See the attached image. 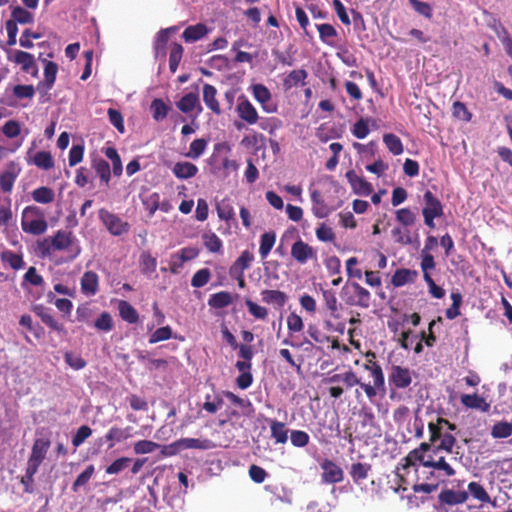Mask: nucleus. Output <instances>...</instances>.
Returning a JSON list of instances; mask_svg holds the SVG:
<instances>
[{"label":"nucleus","mask_w":512,"mask_h":512,"mask_svg":"<svg viewBox=\"0 0 512 512\" xmlns=\"http://www.w3.org/2000/svg\"><path fill=\"white\" fill-rule=\"evenodd\" d=\"M35 251L42 258L49 257L56 251H68L71 259H75L81 253V247L72 231L61 229L53 236L38 240Z\"/></svg>","instance_id":"obj_1"},{"label":"nucleus","mask_w":512,"mask_h":512,"mask_svg":"<svg viewBox=\"0 0 512 512\" xmlns=\"http://www.w3.org/2000/svg\"><path fill=\"white\" fill-rule=\"evenodd\" d=\"M457 429L454 423L443 417H437L436 421L428 423L430 446H434L433 453L438 451L452 452L456 438L452 432Z\"/></svg>","instance_id":"obj_2"},{"label":"nucleus","mask_w":512,"mask_h":512,"mask_svg":"<svg viewBox=\"0 0 512 512\" xmlns=\"http://www.w3.org/2000/svg\"><path fill=\"white\" fill-rule=\"evenodd\" d=\"M21 227L26 233L41 235L47 230L45 213L38 206H27L24 208L21 217Z\"/></svg>","instance_id":"obj_3"},{"label":"nucleus","mask_w":512,"mask_h":512,"mask_svg":"<svg viewBox=\"0 0 512 512\" xmlns=\"http://www.w3.org/2000/svg\"><path fill=\"white\" fill-rule=\"evenodd\" d=\"M324 383L332 384V386L329 387L328 392L334 399H339L343 395L345 389H350L357 385L361 387L360 378H358L356 373L351 369L343 373L328 376L324 379Z\"/></svg>","instance_id":"obj_4"},{"label":"nucleus","mask_w":512,"mask_h":512,"mask_svg":"<svg viewBox=\"0 0 512 512\" xmlns=\"http://www.w3.org/2000/svg\"><path fill=\"white\" fill-rule=\"evenodd\" d=\"M364 369L370 372L373 384L361 382V389L365 392L367 398L372 401L378 393L385 394V377L382 367L374 360L366 359Z\"/></svg>","instance_id":"obj_5"},{"label":"nucleus","mask_w":512,"mask_h":512,"mask_svg":"<svg viewBox=\"0 0 512 512\" xmlns=\"http://www.w3.org/2000/svg\"><path fill=\"white\" fill-rule=\"evenodd\" d=\"M344 301L349 306H357L367 309L371 305L370 292L357 282H352L350 286L342 288Z\"/></svg>","instance_id":"obj_6"},{"label":"nucleus","mask_w":512,"mask_h":512,"mask_svg":"<svg viewBox=\"0 0 512 512\" xmlns=\"http://www.w3.org/2000/svg\"><path fill=\"white\" fill-rule=\"evenodd\" d=\"M424 207L422 209V215L424 223L430 229L435 228L434 220L442 217L444 214L443 205L441 201L430 191L426 190L423 195Z\"/></svg>","instance_id":"obj_7"},{"label":"nucleus","mask_w":512,"mask_h":512,"mask_svg":"<svg viewBox=\"0 0 512 512\" xmlns=\"http://www.w3.org/2000/svg\"><path fill=\"white\" fill-rule=\"evenodd\" d=\"M35 96V88L32 84H17L13 86L11 94L6 97V105L9 107L26 108Z\"/></svg>","instance_id":"obj_8"},{"label":"nucleus","mask_w":512,"mask_h":512,"mask_svg":"<svg viewBox=\"0 0 512 512\" xmlns=\"http://www.w3.org/2000/svg\"><path fill=\"white\" fill-rule=\"evenodd\" d=\"M99 219L114 236H120L129 230V224L127 222L107 209L102 208L99 210Z\"/></svg>","instance_id":"obj_9"},{"label":"nucleus","mask_w":512,"mask_h":512,"mask_svg":"<svg viewBox=\"0 0 512 512\" xmlns=\"http://www.w3.org/2000/svg\"><path fill=\"white\" fill-rule=\"evenodd\" d=\"M433 451L430 443L422 442L419 447L410 451L405 457V466H416L418 464L428 467L432 464V455L428 452Z\"/></svg>","instance_id":"obj_10"},{"label":"nucleus","mask_w":512,"mask_h":512,"mask_svg":"<svg viewBox=\"0 0 512 512\" xmlns=\"http://www.w3.org/2000/svg\"><path fill=\"white\" fill-rule=\"evenodd\" d=\"M389 385L395 389H406L412 383V371L400 365H393L388 376Z\"/></svg>","instance_id":"obj_11"},{"label":"nucleus","mask_w":512,"mask_h":512,"mask_svg":"<svg viewBox=\"0 0 512 512\" xmlns=\"http://www.w3.org/2000/svg\"><path fill=\"white\" fill-rule=\"evenodd\" d=\"M291 256L297 263L303 265L309 260H317V251L302 239H298L291 247Z\"/></svg>","instance_id":"obj_12"},{"label":"nucleus","mask_w":512,"mask_h":512,"mask_svg":"<svg viewBox=\"0 0 512 512\" xmlns=\"http://www.w3.org/2000/svg\"><path fill=\"white\" fill-rule=\"evenodd\" d=\"M321 478L324 483L335 484L343 481L344 472L342 468L334 461L325 458L321 463Z\"/></svg>","instance_id":"obj_13"},{"label":"nucleus","mask_w":512,"mask_h":512,"mask_svg":"<svg viewBox=\"0 0 512 512\" xmlns=\"http://www.w3.org/2000/svg\"><path fill=\"white\" fill-rule=\"evenodd\" d=\"M215 445L209 439H197V438H182L172 443L169 448L173 449L169 454H173L176 451L184 449H200L209 450L214 448Z\"/></svg>","instance_id":"obj_14"},{"label":"nucleus","mask_w":512,"mask_h":512,"mask_svg":"<svg viewBox=\"0 0 512 512\" xmlns=\"http://www.w3.org/2000/svg\"><path fill=\"white\" fill-rule=\"evenodd\" d=\"M21 172L18 163L10 161L5 170L0 174V189L4 193H10L14 187V183Z\"/></svg>","instance_id":"obj_15"},{"label":"nucleus","mask_w":512,"mask_h":512,"mask_svg":"<svg viewBox=\"0 0 512 512\" xmlns=\"http://www.w3.org/2000/svg\"><path fill=\"white\" fill-rule=\"evenodd\" d=\"M236 112L249 125L256 124L259 119L257 110L245 96L239 97Z\"/></svg>","instance_id":"obj_16"},{"label":"nucleus","mask_w":512,"mask_h":512,"mask_svg":"<svg viewBox=\"0 0 512 512\" xmlns=\"http://www.w3.org/2000/svg\"><path fill=\"white\" fill-rule=\"evenodd\" d=\"M345 176L355 194L368 196L372 193V184L367 182L363 177L358 176L354 170L347 171Z\"/></svg>","instance_id":"obj_17"},{"label":"nucleus","mask_w":512,"mask_h":512,"mask_svg":"<svg viewBox=\"0 0 512 512\" xmlns=\"http://www.w3.org/2000/svg\"><path fill=\"white\" fill-rule=\"evenodd\" d=\"M58 65L53 61H45L44 81L37 85V90L43 95L50 91L55 83Z\"/></svg>","instance_id":"obj_18"},{"label":"nucleus","mask_w":512,"mask_h":512,"mask_svg":"<svg viewBox=\"0 0 512 512\" xmlns=\"http://www.w3.org/2000/svg\"><path fill=\"white\" fill-rule=\"evenodd\" d=\"M35 314L40 317L41 321L48 326L51 330L56 331L58 333L65 334L66 330L63 324L59 323L54 316L50 313L49 309L44 307L43 305L35 306L34 308Z\"/></svg>","instance_id":"obj_19"},{"label":"nucleus","mask_w":512,"mask_h":512,"mask_svg":"<svg viewBox=\"0 0 512 512\" xmlns=\"http://www.w3.org/2000/svg\"><path fill=\"white\" fill-rule=\"evenodd\" d=\"M469 494L467 491H454L451 489L442 490L438 496L439 502L444 505H457L467 501Z\"/></svg>","instance_id":"obj_20"},{"label":"nucleus","mask_w":512,"mask_h":512,"mask_svg":"<svg viewBox=\"0 0 512 512\" xmlns=\"http://www.w3.org/2000/svg\"><path fill=\"white\" fill-rule=\"evenodd\" d=\"M460 401L466 408L477 409L481 412H488L490 409V404L485 400V398L476 393L462 394Z\"/></svg>","instance_id":"obj_21"},{"label":"nucleus","mask_w":512,"mask_h":512,"mask_svg":"<svg viewBox=\"0 0 512 512\" xmlns=\"http://www.w3.org/2000/svg\"><path fill=\"white\" fill-rule=\"evenodd\" d=\"M210 29L203 23L188 26L182 33V38L186 43H193L204 38Z\"/></svg>","instance_id":"obj_22"},{"label":"nucleus","mask_w":512,"mask_h":512,"mask_svg":"<svg viewBox=\"0 0 512 512\" xmlns=\"http://www.w3.org/2000/svg\"><path fill=\"white\" fill-rule=\"evenodd\" d=\"M418 277V272L416 270H411L408 268H400L397 269L392 278L391 284L394 287H402L407 283H414Z\"/></svg>","instance_id":"obj_23"},{"label":"nucleus","mask_w":512,"mask_h":512,"mask_svg":"<svg viewBox=\"0 0 512 512\" xmlns=\"http://www.w3.org/2000/svg\"><path fill=\"white\" fill-rule=\"evenodd\" d=\"M99 287V278L94 271H86L81 278V290L87 296H93L97 293Z\"/></svg>","instance_id":"obj_24"},{"label":"nucleus","mask_w":512,"mask_h":512,"mask_svg":"<svg viewBox=\"0 0 512 512\" xmlns=\"http://www.w3.org/2000/svg\"><path fill=\"white\" fill-rule=\"evenodd\" d=\"M131 427L119 428V427H111L107 434L105 435V439L109 442L108 448L111 449L115 446L116 443L122 442L132 436Z\"/></svg>","instance_id":"obj_25"},{"label":"nucleus","mask_w":512,"mask_h":512,"mask_svg":"<svg viewBox=\"0 0 512 512\" xmlns=\"http://www.w3.org/2000/svg\"><path fill=\"white\" fill-rule=\"evenodd\" d=\"M261 299L266 304H273L282 308L288 301V296L285 292L280 290L265 289L261 291Z\"/></svg>","instance_id":"obj_26"},{"label":"nucleus","mask_w":512,"mask_h":512,"mask_svg":"<svg viewBox=\"0 0 512 512\" xmlns=\"http://www.w3.org/2000/svg\"><path fill=\"white\" fill-rule=\"evenodd\" d=\"M217 90L211 84H204L203 86V101L206 106L215 114H221L220 104L216 99Z\"/></svg>","instance_id":"obj_27"},{"label":"nucleus","mask_w":512,"mask_h":512,"mask_svg":"<svg viewBox=\"0 0 512 512\" xmlns=\"http://www.w3.org/2000/svg\"><path fill=\"white\" fill-rule=\"evenodd\" d=\"M50 445H51V442L47 438L35 439L29 458L42 463L46 457V454L50 448Z\"/></svg>","instance_id":"obj_28"},{"label":"nucleus","mask_w":512,"mask_h":512,"mask_svg":"<svg viewBox=\"0 0 512 512\" xmlns=\"http://www.w3.org/2000/svg\"><path fill=\"white\" fill-rule=\"evenodd\" d=\"M254 260V255L249 250H244L229 268V273H244Z\"/></svg>","instance_id":"obj_29"},{"label":"nucleus","mask_w":512,"mask_h":512,"mask_svg":"<svg viewBox=\"0 0 512 512\" xmlns=\"http://www.w3.org/2000/svg\"><path fill=\"white\" fill-rule=\"evenodd\" d=\"M119 315L125 322L135 324L139 321L137 310L127 301L120 300L118 303Z\"/></svg>","instance_id":"obj_30"},{"label":"nucleus","mask_w":512,"mask_h":512,"mask_svg":"<svg viewBox=\"0 0 512 512\" xmlns=\"http://www.w3.org/2000/svg\"><path fill=\"white\" fill-rule=\"evenodd\" d=\"M307 77H308V73L306 70H304V69L293 70L283 80V86L286 90H289L298 85H305V80Z\"/></svg>","instance_id":"obj_31"},{"label":"nucleus","mask_w":512,"mask_h":512,"mask_svg":"<svg viewBox=\"0 0 512 512\" xmlns=\"http://www.w3.org/2000/svg\"><path fill=\"white\" fill-rule=\"evenodd\" d=\"M172 171L179 179H189L197 174L198 168L195 164L190 162H177Z\"/></svg>","instance_id":"obj_32"},{"label":"nucleus","mask_w":512,"mask_h":512,"mask_svg":"<svg viewBox=\"0 0 512 512\" xmlns=\"http://www.w3.org/2000/svg\"><path fill=\"white\" fill-rule=\"evenodd\" d=\"M233 303L232 295L227 291L212 294L208 299V305L214 309H223Z\"/></svg>","instance_id":"obj_33"},{"label":"nucleus","mask_w":512,"mask_h":512,"mask_svg":"<svg viewBox=\"0 0 512 512\" xmlns=\"http://www.w3.org/2000/svg\"><path fill=\"white\" fill-rule=\"evenodd\" d=\"M216 211L218 217L227 223L235 220V211L229 198H224L219 201L216 204Z\"/></svg>","instance_id":"obj_34"},{"label":"nucleus","mask_w":512,"mask_h":512,"mask_svg":"<svg viewBox=\"0 0 512 512\" xmlns=\"http://www.w3.org/2000/svg\"><path fill=\"white\" fill-rule=\"evenodd\" d=\"M322 296L325 303V306L327 310L329 311L331 317L338 318L339 314V307L340 304L338 303L336 293L332 289H323L322 290Z\"/></svg>","instance_id":"obj_35"},{"label":"nucleus","mask_w":512,"mask_h":512,"mask_svg":"<svg viewBox=\"0 0 512 512\" xmlns=\"http://www.w3.org/2000/svg\"><path fill=\"white\" fill-rule=\"evenodd\" d=\"M176 106L183 113L191 112L192 110H194V108L196 106H199V110H201V106H200V103H199V97H198V95L196 93H192V92L185 94L176 103Z\"/></svg>","instance_id":"obj_36"},{"label":"nucleus","mask_w":512,"mask_h":512,"mask_svg":"<svg viewBox=\"0 0 512 512\" xmlns=\"http://www.w3.org/2000/svg\"><path fill=\"white\" fill-rule=\"evenodd\" d=\"M275 242H276V233L274 231H268L261 235L259 254H260L262 260L267 258L270 251L272 250Z\"/></svg>","instance_id":"obj_37"},{"label":"nucleus","mask_w":512,"mask_h":512,"mask_svg":"<svg viewBox=\"0 0 512 512\" xmlns=\"http://www.w3.org/2000/svg\"><path fill=\"white\" fill-rule=\"evenodd\" d=\"M1 260L4 264L11 267L13 270H20L24 268L25 262L21 254H17L11 250H5L1 253Z\"/></svg>","instance_id":"obj_38"},{"label":"nucleus","mask_w":512,"mask_h":512,"mask_svg":"<svg viewBox=\"0 0 512 512\" xmlns=\"http://www.w3.org/2000/svg\"><path fill=\"white\" fill-rule=\"evenodd\" d=\"M271 437L275 439L276 443L284 444L288 440V429L285 423L273 420L270 424Z\"/></svg>","instance_id":"obj_39"},{"label":"nucleus","mask_w":512,"mask_h":512,"mask_svg":"<svg viewBox=\"0 0 512 512\" xmlns=\"http://www.w3.org/2000/svg\"><path fill=\"white\" fill-rule=\"evenodd\" d=\"M203 244L211 253L222 252L223 242L214 232H207L202 235Z\"/></svg>","instance_id":"obj_40"},{"label":"nucleus","mask_w":512,"mask_h":512,"mask_svg":"<svg viewBox=\"0 0 512 512\" xmlns=\"http://www.w3.org/2000/svg\"><path fill=\"white\" fill-rule=\"evenodd\" d=\"M105 156L112 162V170L115 176H121L123 171L120 155L115 147L109 146L103 149Z\"/></svg>","instance_id":"obj_41"},{"label":"nucleus","mask_w":512,"mask_h":512,"mask_svg":"<svg viewBox=\"0 0 512 512\" xmlns=\"http://www.w3.org/2000/svg\"><path fill=\"white\" fill-rule=\"evenodd\" d=\"M14 62L21 66L23 72H30V70L35 66L34 57L32 54L17 50L14 54L13 58Z\"/></svg>","instance_id":"obj_42"},{"label":"nucleus","mask_w":512,"mask_h":512,"mask_svg":"<svg viewBox=\"0 0 512 512\" xmlns=\"http://www.w3.org/2000/svg\"><path fill=\"white\" fill-rule=\"evenodd\" d=\"M370 471V464L357 462L351 465L350 476L354 482L359 483L368 477Z\"/></svg>","instance_id":"obj_43"},{"label":"nucleus","mask_w":512,"mask_h":512,"mask_svg":"<svg viewBox=\"0 0 512 512\" xmlns=\"http://www.w3.org/2000/svg\"><path fill=\"white\" fill-rule=\"evenodd\" d=\"M92 167L101 181L108 184L111 178V169L109 163L102 158H97L92 161Z\"/></svg>","instance_id":"obj_44"},{"label":"nucleus","mask_w":512,"mask_h":512,"mask_svg":"<svg viewBox=\"0 0 512 512\" xmlns=\"http://www.w3.org/2000/svg\"><path fill=\"white\" fill-rule=\"evenodd\" d=\"M383 142L387 149L395 156L402 154L404 151L401 139L393 133L384 134Z\"/></svg>","instance_id":"obj_45"},{"label":"nucleus","mask_w":512,"mask_h":512,"mask_svg":"<svg viewBox=\"0 0 512 512\" xmlns=\"http://www.w3.org/2000/svg\"><path fill=\"white\" fill-rule=\"evenodd\" d=\"M139 265L143 274H152L156 271L157 260L149 251H143L139 258Z\"/></svg>","instance_id":"obj_46"},{"label":"nucleus","mask_w":512,"mask_h":512,"mask_svg":"<svg viewBox=\"0 0 512 512\" xmlns=\"http://www.w3.org/2000/svg\"><path fill=\"white\" fill-rule=\"evenodd\" d=\"M95 473V467L93 464L88 465L83 472H81L72 484V491L78 492L81 487H84L92 479Z\"/></svg>","instance_id":"obj_47"},{"label":"nucleus","mask_w":512,"mask_h":512,"mask_svg":"<svg viewBox=\"0 0 512 512\" xmlns=\"http://www.w3.org/2000/svg\"><path fill=\"white\" fill-rule=\"evenodd\" d=\"M512 435V423L508 421L496 422L491 428V436L494 439L508 438Z\"/></svg>","instance_id":"obj_48"},{"label":"nucleus","mask_w":512,"mask_h":512,"mask_svg":"<svg viewBox=\"0 0 512 512\" xmlns=\"http://www.w3.org/2000/svg\"><path fill=\"white\" fill-rule=\"evenodd\" d=\"M33 164L40 169L50 170L54 167V160L50 152L38 151L33 157Z\"/></svg>","instance_id":"obj_49"},{"label":"nucleus","mask_w":512,"mask_h":512,"mask_svg":"<svg viewBox=\"0 0 512 512\" xmlns=\"http://www.w3.org/2000/svg\"><path fill=\"white\" fill-rule=\"evenodd\" d=\"M311 200L313 203V213L318 218H324L328 214L327 207L324 203V200L321 198V193L318 190H314L311 192Z\"/></svg>","instance_id":"obj_50"},{"label":"nucleus","mask_w":512,"mask_h":512,"mask_svg":"<svg viewBox=\"0 0 512 512\" xmlns=\"http://www.w3.org/2000/svg\"><path fill=\"white\" fill-rule=\"evenodd\" d=\"M183 47L181 44L174 42L171 45L170 55H169V69L171 73H175L178 69L179 63L181 62L183 56Z\"/></svg>","instance_id":"obj_51"},{"label":"nucleus","mask_w":512,"mask_h":512,"mask_svg":"<svg viewBox=\"0 0 512 512\" xmlns=\"http://www.w3.org/2000/svg\"><path fill=\"white\" fill-rule=\"evenodd\" d=\"M170 108L166 103L159 98H156L151 103V111L154 120L156 121H162L165 119L168 115Z\"/></svg>","instance_id":"obj_52"},{"label":"nucleus","mask_w":512,"mask_h":512,"mask_svg":"<svg viewBox=\"0 0 512 512\" xmlns=\"http://www.w3.org/2000/svg\"><path fill=\"white\" fill-rule=\"evenodd\" d=\"M54 197V191L51 188L45 186L39 187L32 192L33 200L42 204L53 202Z\"/></svg>","instance_id":"obj_53"},{"label":"nucleus","mask_w":512,"mask_h":512,"mask_svg":"<svg viewBox=\"0 0 512 512\" xmlns=\"http://www.w3.org/2000/svg\"><path fill=\"white\" fill-rule=\"evenodd\" d=\"M11 200L4 198L0 200V226L7 227L12 221Z\"/></svg>","instance_id":"obj_54"},{"label":"nucleus","mask_w":512,"mask_h":512,"mask_svg":"<svg viewBox=\"0 0 512 512\" xmlns=\"http://www.w3.org/2000/svg\"><path fill=\"white\" fill-rule=\"evenodd\" d=\"M451 306L446 309L445 315L449 320H453L460 315V306L462 304V295L459 292L451 293Z\"/></svg>","instance_id":"obj_55"},{"label":"nucleus","mask_w":512,"mask_h":512,"mask_svg":"<svg viewBox=\"0 0 512 512\" xmlns=\"http://www.w3.org/2000/svg\"><path fill=\"white\" fill-rule=\"evenodd\" d=\"M468 491L472 495L473 498L477 499L482 503H489L490 496L484 489V487L478 482H470L468 484Z\"/></svg>","instance_id":"obj_56"},{"label":"nucleus","mask_w":512,"mask_h":512,"mask_svg":"<svg viewBox=\"0 0 512 512\" xmlns=\"http://www.w3.org/2000/svg\"><path fill=\"white\" fill-rule=\"evenodd\" d=\"M211 276V271L208 268L199 269L192 276L191 286L194 288H201L210 281Z\"/></svg>","instance_id":"obj_57"},{"label":"nucleus","mask_w":512,"mask_h":512,"mask_svg":"<svg viewBox=\"0 0 512 512\" xmlns=\"http://www.w3.org/2000/svg\"><path fill=\"white\" fill-rule=\"evenodd\" d=\"M12 20L20 24H28L33 22V15L26 9L16 6L11 12Z\"/></svg>","instance_id":"obj_58"},{"label":"nucleus","mask_w":512,"mask_h":512,"mask_svg":"<svg viewBox=\"0 0 512 512\" xmlns=\"http://www.w3.org/2000/svg\"><path fill=\"white\" fill-rule=\"evenodd\" d=\"M316 28L319 32V37L322 42L331 45L330 39L337 36L336 29L328 23L317 24Z\"/></svg>","instance_id":"obj_59"},{"label":"nucleus","mask_w":512,"mask_h":512,"mask_svg":"<svg viewBox=\"0 0 512 512\" xmlns=\"http://www.w3.org/2000/svg\"><path fill=\"white\" fill-rule=\"evenodd\" d=\"M143 206L148 211L149 216L152 217L160 206V195L158 193H152L142 199Z\"/></svg>","instance_id":"obj_60"},{"label":"nucleus","mask_w":512,"mask_h":512,"mask_svg":"<svg viewBox=\"0 0 512 512\" xmlns=\"http://www.w3.org/2000/svg\"><path fill=\"white\" fill-rule=\"evenodd\" d=\"M420 267L423 272V279L432 277L430 271L436 267L434 256L431 253H421Z\"/></svg>","instance_id":"obj_61"},{"label":"nucleus","mask_w":512,"mask_h":512,"mask_svg":"<svg viewBox=\"0 0 512 512\" xmlns=\"http://www.w3.org/2000/svg\"><path fill=\"white\" fill-rule=\"evenodd\" d=\"M94 326L99 331L109 332L113 329V319L110 313L104 311L95 320Z\"/></svg>","instance_id":"obj_62"},{"label":"nucleus","mask_w":512,"mask_h":512,"mask_svg":"<svg viewBox=\"0 0 512 512\" xmlns=\"http://www.w3.org/2000/svg\"><path fill=\"white\" fill-rule=\"evenodd\" d=\"M245 304L248 308L249 313L254 318L259 319V320H265L267 318L268 310L265 307L258 305L257 303L253 302L250 299H246Z\"/></svg>","instance_id":"obj_63"},{"label":"nucleus","mask_w":512,"mask_h":512,"mask_svg":"<svg viewBox=\"0 0 512 512\" xmlns=\"http://www.w3.org/2000/svg\"><path fill=\"white\" fill-rule=\"evenodd\" d=\"M395 215L396 220L404 226H412L416 220L415 214L409 208L398 209Z\"/></svg>","instance_id":"obj_64"}]
</instances>
